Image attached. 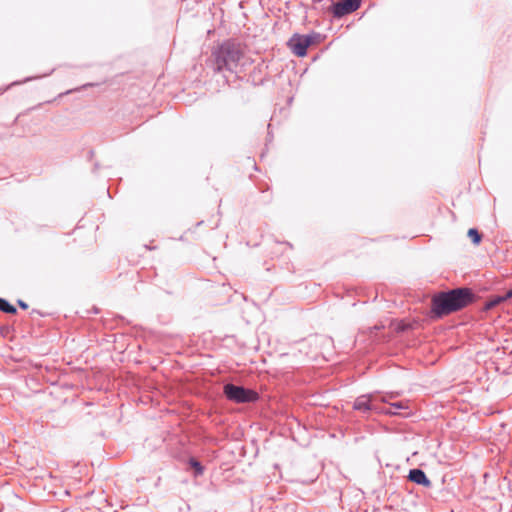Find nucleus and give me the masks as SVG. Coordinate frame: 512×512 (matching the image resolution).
Returning <instances> with one entry per match:
<instances>
[{
  "label": "nucleus",
  "mask_w": 512,
  "mask_h": 512,
  "mask_svg": "<svg viewBox=\"0 0 512 512\" xmlns=\"http://www.w3.org/2000/svg\"><path fill=\"white\" fill-rule=\"evenodd\" d=\"M88 86H92V84H91V83H88V84H86V85H83V86H82V88H85V87H88Z\"/></svg>",
  "instance_id": "a211bd4d"
},
{
  "label": "nucleus",
  "mask_w": 512,
  "mask_h": 512,
  "mask_svg": "<svg viewBox=\"0 0 512 512\" xmlns=\"http://www.w3.org/2000/svg\"><path fill=\"white\" fill-rule=\"evenodd\" d=\"M223 394L227 400L235 403H251L259 398L256 391L233 383H226L223 386Z\"/></svg>",
  "instance_id": "7ed1b4c3"
},
{
  "label": "nucleus",
  "mask_w": 512,
  "mask_h": 512,
  "mask_svg": "<svg viewBox=\"0 0 512 512\" xmlns=\"http://www.w3.org/2000/svg\"><path fill=\"white\" fill-rule=\"evenodd\" d=\"M17 304L19 305L20 308H22L24 310L28 308V304L25 301L21 300V299H19L17 301Z\"/></svg>",
  "instance_id": "4468645a"
},
{
  "label": "nucleus",
  "mask_w": 512,
  "mask_h": 512,
  "mask_svg": "<svg viewBox=\"0 0 512 512\" xmlns=\"http://www.w3.org/2000/svg\"><path fill=\"white\" fill-rule=\"evenodd\" d=\"M387 402L386 397H380L376 393H370V394H363L358 396L354 403H353V409L360 411L362 413H367L370 411H378L379 408L377 406V402Z\"/></svg>",
  "instance_id": "39448f33"
},
{
  "label": "nucleus",
  "mask_w": 512,
  "mask_h": 512,
  "mask_svg": "<svg viewBox=\"0 0 512 512\" xmlns=\"http://www.w3.org/2000/svg\"><path fill=\"white\" fill-rule=\"evenodd\" d=\"M386 413H388V414H396V412L392 411V410H388V411H386Z\"/></svg>",
  "instance_id": "f3484780"
},
{
  "label": "nucleus",
  "mask_w": 512,
  "mask_h": 512,
  "mask_svg": "<svg viewBox=\"0 0 512 512\" xmlns=\"http://www.w3.org/2000/svg\"><path fill=\"white\" fill-rule=\"evenodd\" d=\"M0 311L7 314H15L17 312V309L6 299L0 298Z\"/></svg>",
  "instance_id": "9d476101"
},
{
  "label": "nucleus",
  "mask_w": 512,
  "mask_h": 512,
  "mask_svg": "<svg viewBox=\"0 0 512 512\" xmlns=\"http://www.w3.org/2000/svg\"><path fill=\"white\" fill-rule=\"evenodd\" d=\"M361 1L362 0H342L334 3L331 7L333 16L335 18H342L343 16L356 11L361 5Z\"/></svg>",
  "instance_id": "423d86ee"
},
{
  "label": "nucleus",
  "mask_w": 512,
  "mask_h": 512,
  "mask_svg": "<svg viewBox=\"0 0 512 512\" xmlns=\"http://www.w3.org/2000/svg\"><path fill=\"white\" fill-rule=\"evenodd\" d=\"M474 245H479L482 240V235L476 228H470L467 233Z\"/></svg>",
  "instance_id": "9b49d317"
},
{
  "label": "nucleus",
  "mask_w": 512,
  "mask_h": 512,
  "mask_svg": "<svg viewBox=\"0 0 512 512\" xmlns=\"http://www.w3.org/2000/svg\"><path fill=\"white\" fill-rule=\"evenodd\" d=\"M507 297H510V299L512 298V288L507 291Z\"/></svg>",
  "instance_id": "dca6fc26"
},
{
  "label": "nucleus",
  "mask_w": 512,
  "mask_h": 512,
  "mask_svg": "<svg viewBox=\"0 0 512 512\" xmlns=\"http://www.w3.org/2000/svg\"><path fill=\"white\" fill-rule=\"evenodd\" d=\"M188 463L190 467L194 470L195 477L201 476L203 474L204 467L196 458L191 457Z\"/></svg>",
  "instance_id": "1a4fd4ad"
},
{
  "label": "nucleus",
  "mask_w": 512,
  "mask_h": 512,
  "mask_svg": "<svg viewBox=\"0 0 512 512\" xmlns=\"http://www.w3.org/2000/svg\"><path fill=\"white\" fill-rule=\"evenodd\" d=\"M474 294L469 288H456L441 292L432 298V313L441 318L461 310L473 302Z\"/></svg>",
  "instance_id": "f257e3e1"
},
{
  "label": "nucleus",
  "mask_w": 512,
  "mask_h": 512,
  "mask_svg": "<svg viewBox=\"0 0 512 512\" xmlns=\"http://www.w3.org/2000/svg\"><path fill=\"white\" fill-rule=\"evenodd\" d=\"M72 91H73V90H67V91H66V92H64V93H60V94L58 95V97H62L63 95L70 94V93H72Z\"/></svg>",
  "instance_id": "2eb2a0df"
},
{
  "label": "nucleus",
  "mask_w": 512,
  "mask_h": 512,
  "mask_svg": "<svg viewBox=\"0 0 512 512\" xmlns=\"http://www.w3.org/2000/svg\"><path fill=\"white\" fill-rule=\"evenodd\" d=\"M408 479L415 484L422 485L424 487H431L432 483L427 477L425 472L420 468H414L409 471Z\"/></svg>",
  "instance_id": "0eeeda50"
},
{
  "label": "nucleus",
  "mask_w": 512,
  "mask_h": 512,
  "mask_svg": "<svg viewBox=\"0 0 512 512\" xmlns=\"http://www.w3.org/2000/svg\"><path fill=\"white\" fill-rule=\"evenodd\" d=\"M320 39L321 35L315 32L306 35L295 33L288 40L287 46L296 56L304 57L307 54V49L318 43Z\"/></svg>",
  "instance_id": "20e7f679"
},
{
  "label": "nucleus",
  "mask_w": 512,
  "mask_h": 512,
  "mask_svg": "<svg viewBox=\"0 0 512 512\" xmlns=\"http://www.w3.org/2000/svg\"><path fill=\"white\" fill-rule=\"evenodd\" d=\"M242 51L239 45L233 42H225L221 44L213 53L215 61V69L217 71L228 70L236 71L242 58Z\"/></svg>",
  "instance_id": "f03ea898"
},
{
  "label": "nucleus",
  "mask_w": 512,
  "mask_h": 512,
  "mask_svg": "<svg viewBox=\"0 0 512 512\" xmlns=\"http://www.w3.org/2000/svg\"><path fill=\"white\" fill-rule=\"evenodd\" d=\"M508 299H510V297H507V292L503 295L492 296L486 301L484 305V310H491L494 307L500 305L501 303L507 301Z\"/></svg>",
  "instance_id": "6e6552de"
},
{
  "label": "nucleus",
  "mask_w": 512,
  "mask_h": 512,
  "mask_svg": "<svg viewBox=\"0 0 512 512\" xmlns=\"http://www.w3.org/2000/svg\"><path fill=\"white\" fill-rule=\"evenodd\" d=\"M391 408H396V409H406L408 408L407 405L403 402H395V403H392L391 404Z\"/></svg>",
  "instance_id": "f8f14e48"
},
{
  "label": "nucleus",
  "mask_w": 512,
  "mask_h": 512,
  "mask_svg": "<svg viewBox=\"0 0 512 512\" xmlns=\"http://www.w3.org/2000/svg\"><path fill=\"white\" fill-rule=\"evenodd\" d=\"M37 77H27L26 79H24L23 81H16V82H13L12 84H10L5 90H7L10 86H13V85H19L21 83H25V82H29L33 79H36Z\"/></svg>",
  "instance_id": "ddd939ff"
}]
</instances>
